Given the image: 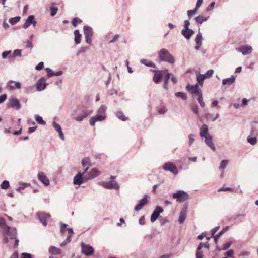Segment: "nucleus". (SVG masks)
Segmentation results:
<instances>
[{"label": "nucleus", "mask_w": 258, "mask_h": 258, "mask_svg": "<svg viewBox=\"0 0 258 258\" xmlns=\"http://www.w3.org/2000/svg\"><path fill=\"white\" fill-rule=\"evenodd\" d=\"M53 126L58 133L62 131L60 125L56 122L53 121L52 123Z\"/></svg>", "instance_id": "obj_52"}, {"label": "nucleus", "mask_w": 258, "mask_h": 258, "mask_svg": "<svg viewBox=\"0 0 258 258\" xmlns=\"http://www.w3.org/2000/svg\"><path fill=\"white\" fill-rule=\"evenodd\" d=\"M175 95L176 97H181L183 100H186L187 99V96L186 94L182 92H178L175 93Z\"/></svg>", "instance_id": "obj_46"}, {"label": "nucleus", "mask_w": 258, "mask_h": 258, "mask_svg": "<svg viewBox=\"0 0 258 258\" xmlns=\"http://www.w3.org/2000/svg\"><path fill=\"white\" fill-rule=\"evenodd\" d=\"M21 17L16 16L15 17L11 18L9 20V23L12 25H14L20 21Z\"/></svg>", "instance_id": "obj_39"}, {"label": "nucleus", "mask_w": 258, "mask_h": 258, "mask_svg": "<svg viewBox=\"0 0 258 258\" xmlns=\"http://www.w3.org/2000/svg\"><path fill=\"white\" fill-rule=\"evenodd\" d=\"M191 110L192 111H193V112L196 114L197 115V116L199 117V112H198V106L197 105H195L193 107H192L191 108Z\"/></svg>", "instance_id": "obj_63"}, {"label": "nucleus", "mask_w": 258, "mask_h": 258, "mask_svg": "<svg viewBox=\"0 0 258 258\" xmlns=\"http://www.w3.org/2000/svg\"><path fill=\"white\" fill-rule=\"evenodd\" d=\"M194 20L197 23L201 24L203 22L207 21V18L202 15H199L195 17Z\"/></svg>", "instance_id": "obj_37"}, {"label": "nucleus", "mask_w": 258, "mask_h": 258, "mask_svg": "<svg viewBox=\"0 0 258 258\" xmlns=\"http://www.w3.org/2000/svg\"><path fill=\"white\" fill-rule=\"evenodd\" d=\"M35 119L37 123L40 124H45L46 123L45 121L43 120L42 117L38 115H35Z\"/></svg>", "instance_id": "obj_45"}, {"label": "nucleus", "mask_w": 258, "mask_h": 258, "mask_svg": "<svg viewBox=\"0 0 258 258\" xmlns=\"http://www.w3.org/2000/svg\"><path fill=\"white\" fill-rule=\"evenodd\" d=\"M106 118L105 115L97 114L96 115L91 117L89 119L90 125L94 126L96 122L102 121Z\"/></svg>", "instance_id": "obj_13"}, {"label": "nucleus", "mask_w": 258, "mask_h": 258, "mask_svg": "<svg viewBox=\"0 0 258 258\" xmlns=\"http://www.w3.org/2000/svg\"><path fill=\"white\" fill-rule=\"evenodd\" d=\"M8 105L9 107H11L16 110H19L21 107L19 100L14 96H11L10 98Z\"/></svg>", "instance_id": "obj_8"}, {"label": "nucleus", "mask_w": 258, "mask_h": 258, "mask_svg": "<svg viewBox=\"0 0 258 258\" xmlns=\"http://www.w3.org/2000/svg\"><path fill=\"white\" fill-rule=\"evenodd\" d=\"M202 34L200 31H199L195 39V41L196 43L195 47V49L196 50H198L201 47L202 44Z\"/></svg>", "instance_id": "obj_19"}, {"label": "nucleus", "mask_w": 258, "mask_h": 258, "mask_svg": "<svg viewBox=\"0 0 258 258\" xmlns=\"http://www.w3.org/2000/svg\"><path fill=\"white\" fill-rule=\"evenodd\" d=\"M86 177L84 176L83 177V175L81 174V172H79L74 177L73 184L74 185H81L83 182V180H86Z\"/></svg>", "instance_id": "obj_14"}, {"label": "nucleus", "mask_w": 258, "mask_h": 258, "mask_svg": "<svg viewBox=\"0 0 258 258\" xmlns=\"http://www.w3.org/2000/svg\"><path fill=\"white\" fill-rule=\"evenodd\" d=\"M89 177L87 178L86 180H88L90 179H93L97 176H98L100 174V172L99 171L95 168H93L91 169V171L89 172Z\"/></svg>", "instance_id": "obj_26"}, {"label": "nucleus", "mask_w": 258, "mask_h": 258, "mask_svg": "<svg viewBox=\"0 0 258 258\" xmlns=\"http://www.w3.org/2000/svg\"><path fill=\"white\" fill-rule=\"evenodd\" d=\"M11 53V51H5L2 53V57L3 59H6Z\"/></svg>", "instance_id": "obj_58"}, {"label": "nucleus", "mask_w": 258, "mask_h": 258, "mask_svg": "<svg viewBox=\"0 0 258 258\" xmlns=\"http://www.w3.org/2000/svg\"><path fill=\"white\" fill-rule=\"evenodd\" d=\"M214 73V71L212 69H210L208 70L205 74H203V76L205 77V78H209L212 76Z\"/></svg>", "instance_id": "obj_51"}, {"label": "nucleus", "mask_w": 258, "mask_h": 258, "mask_svg": "<svg viewBox=\"0 0 258 258\" xmlns=\"http://www.w3.org/2000/svg\"><path fill=\"white\" fill-rule=\"evenodd\" d=\"M231 244H232V243L231 242H227L223 245V246L221 249H218V250H227V249H229V248L231 246Z\"/></svg>", "instance_id": "obj_53"}, {"label": "nucleus", "mask_w": 258, "mask_h": 258, "mask_svg": "<svg viewBox=\"0 0 258 258\" xmlns=\"http://www.w3.org/2000/svg\"><path fill=\"white\" fill-rule=\"evenodd\" d=\"M236 50L237 51L242 53L243 55H246L249 54L252 52V48L251 46L249 45L242 46L241 47L236 48Z\"/></svg>", "instance_id": "obj_12"}, {"label": "nucleus", "mask_w": 258, "mask_h": 258, "mask_svg": "<svg viewBox=\"0 0 258 258\" xmlns=\"http://www.w3.org/2000/svg\"><path fill=\"white\" fill-rule=\"evenodd\" d=\"M233 189L229 187H224V186L222 187L221 188L218 190V192L220 191H232Z\"/></svg>", "instance_id": "obj_61"}, {"label": "nucleus", "mask_w": 258, "mask_h": 258, "mask_svg": "<svg viewBox=\"0 0 258 258\" xmlns=\"http://www.w3.org/2000/svg\"><path fill=\"white\" fill-rule=\"evenodd\" d=\"M116 117L122 121H126L127 117L121 111H117L115 114Z\"/></svg>", "instance_id": "obj_41"}, {"label": "nucleus", "mask_w": 258, "mask_h": 258, "mask_svg": "<svg viewBox=\"0 0 258 258\" xmlns=\"http://www.w3.org/2000/svg\"><path fill=\"white\" fill-rule=\"evenodd\" d=\"M56 4L54 2H52L51 3V6L50 7V10L51 11V16H54L57 13V12L58 11V8L56 7H54V5H55Z\"/></svg>", "instance_id": "obj_34"}, {"label": "nucleus", "mask_w": 258, "mask_h": 258, "mask_svg": "<svg viewBox=\"0 0 258 258\" xmlns=\"http://www.w3.org/2000/svg\"><path fill=\"white\" fill-rule=\"evenodd\" d=\"M37 216L41 223L44 226L47 224V220L50 218V215L48 213H38Z\"/></svg>", "instance_id": "obj_16"}, {"label": "nucleus", "mask_w": 258, "mask_h": 258, "mask_svg": "<svg viewBox=\"0 0 258 258\" xmlns=\"http://www.w3.org/2000/svg\"><path fill=\"white\" fill-rule=\"evenodd\" d=\"M234 253V250L230 249L224 253V255L229 257H231Z\"/></svg>", "instance_id": "obj_56"}, {"label": "nucleus", "mask_w": 258, "mask_h": 258, "mask_svg": "<svg viewBox=\"0 0 258 258\" xmlns=\"http://www.w3.org/2000/svg\"><path fill=\"white\" fill-rule=\"evenodd\" d=\"M83 30L86 42L89 44H91L93 34L92 28L91 27L85 26L84 27Z\"/></svg>", "instance_id": "obj_6"}, {"label": "nucleus", "mask_w": 258, "mask_h": 258, "mask_svg": "<svg viewBox=\"0 0 258 258\" xmlns=\"http://www.w3.org/2000/svg\"><path fill=\"white\" fill-rule=\"evenodd\" d=\"M204 247L207 249H209V245L208 243L206 242L205 243H203L202 242H201L197 247V250L200 251Z\"/></svg>", "instance_id": "obj_50"}, {"label": "nucleus", "mask_w": 258, "mask_h": 258, "mask_svg": "<svg viewBox=\"0 0 258 258\" xmlns=\"http://www.w3.org/2000/svg\"><path fill=\"white\" fill-rule=\"evenodd\" d=\"M10 186L9 182L7 180H4L1 184V188L3 189H7Z\"/></svg>", "instance_id": "obj_49"}, {"label": "nucleus", "mask_w": 258, "mask_h": 258, "mask_svg": "<svg viewBox=\"0 0 258 258\" xmlns=\"http://www.w3.org/2000/svg\"><path fill=\"white\" fill-rule=\"evenodd\" d=\"M171 74L167 73L164 78V88L165 89H168V80L170 79Z\"/></svg>", "instance_id": "obj_40"}, {"label": "nucleus", "mask_w": 258, "mask_h": 258, "mask_svg": "<svg viewBox=\"0 0 258 258\" xmlns=\"http://www.w3.org/2000/svg\"><path fill=\"white\" fill-rule=\"evenodd\" d=\"M198 9L195 8L193 10H188L187 11V15L189 19H190L197 12Z\"/></svg>", "instance_id": "obj_48"}, {"label": "nucleus", "mask_w": 258, "mask_h": 258, "mask_svg": "<svg viewBox=\"0 0 258 258\" xmlns=\"http://www.w3.org/2000/svg\"><path fill=\"white\" fill-rule=\"evenodd\" d=\"M189 146H191L195 141V135L190 134L189 135Z\"/></svg>", "instance_id": "obj_57"}, {"label": "nucleus", "mask_w": 258, "mask_h": 258, "mask_svg": "<svg viewBox=\"0 0 258 258\" xmlns=\"http://www.w3.org/2000/svg\"><path fill=\"white\" fill-rule=\"evenodd\" d=\"M34 19V15H30L29 16L27 19L26 20L24 24H23V28L24 29L28 28L30 25L31 24L33 19Z\"/></svg>", "instance_id": "obj_27"}, {"label": "nucleus", "mask_w": 258, "mask_h": 258, "mask_svg": "<svg viewBox=\"0 0 258 258\" xmlns=\"http://www.w3.org/2000/svg\"><path fill=\"white\" fill-rule=\"evenodd\" d=\"M186 218V210H182L180 213L178 219V221L180 224H182L185 220Z\"/></svg>", "instance_id": "obj_29"}, {"label": "nucleus", "mask_w": 258, "mask_h": 258, "mask_svg": "<svg viewBox=\"0 0 258 258\" xmlns=\"http://www.w3.org/2000/svg\"><path fill=\"white\" fill-rule=\"evenodd\" d=\"M194 30L191 29H182L181 31L182 34L187 39H189L194 34Z\"/></svg>", "instance_id": "obj_21"}, {"label": "nucleus", "mask_w": 258, "mask_h": 258, "mask_svg": "<svg viewBox=\"0 0 258 258\" xmlns=\"http://www.w3.org/2000/svg\"><path fill=\"white\" fill-rule=\"evenodd\" d=\"M92 113V110L90 109H83L81 110L80 112L73 118L77 121H82L84 118H86L88 116L91 115Z\"/></svg>", "instance_id": "obj_4"}, {"label": "nucleus", "mask_w": 258, "mask_h": 258, "mask_svg": "<svg viewBox=\"0 0 258 258\" xmlns=\"http://www.w3.org/2000/svg\"><path fill=\"white\" fill-rule=\"evenodd\" d=\"M229 229V227L228 226H227L223 228L222 230L217 234V238H220L221 236L223 235L224 233H225L226 231H227Z\"/></svg>", "instance_id": "obj_47"}, {"label": "nucleus", "mask_w": 258, "mask_h": 258, "mask_svg": "<svg viewBox=\"0 0 258 258\" xmlns=\"http://www.w3.org/2000/svg\"><path fill=\"white\" fill-rule=\"evenodd\" d=\"M205 79L203 74H199L197 76V81L200 85L202 86L203 85V81Z\"/></svg>", "instance_id": "obj_43"}, {"label": "nucleus", "mask_w": 258, "mask_h": 258, "mask_svg": "<svg viewBox=\"0 0 258 258\" xmlns=\"http://www.w3.org/2000/svg\"><path fill=\"white\" fill-rule=\"evenodd\" d=\"M46 85L45 79L44 77L41 78L36 84V89L38 91H41L45 89Z\"/></svg>", "instance_id": "obj_15"}, {"label": "nucleus", "mask_w": 258, "mask_h": 258, "mask_svg": "<svg viewBox=\"0 0 258 258\" xmlns=\"http://www.w3.org/2000/svg\"><path fill=\"white\" fill-rule=\"evenodd\" d=\"M22 56L21 50L20 49H16L13 51L14 57H21Z\"/></svg>", "instance_id": "obj_54"}, {"label": "nucleus", "mask_w": 258, "mask_h": 258, "mask_svg": "<svg viewBox=\"0 0 258 258\" xmlns=\"http://www.w3.org/2000/svg\"><path fill=\"white\" fill-rule=\"evenodd\" d=\"M39 180L45 186L49 184V180L43 172H39L37 175Z\"/></svg>", "instance_id": "obj_18"}, {"label": "nucleus", "mask_w": 258, "mask_h": 258, "mask_svg": "<svg viewBox=\"0 0 258 258\" xmlns=\"http://www.w3.org/2000/svg\"><path fill=\"white\" fill-rule=\"evenodd\" d=\"M71 241V238H70V236H67L66 239L60 244V246H64L66 245H67V243H69Z\"/></svg>", "instance_id": "obj_60"}, {"label": "nucleus", "mask_w": 258, "mask_h": 258, "mask_svg": "<svg viewBox=\"0 0 258 258\" xmlns=\"http://www.w3.org/2000/svg\"><path fill=\"white\" fill-rule=\"evenodd\" d=\"M163 168L166 171L171 172L174 175H176L178 173L176 166L174 163L170 162L166 163L165 164H164L163 166Z\"/></svg>", "instance_id": "obj_9"}, {"label": "nucleus", "mask_w": 258, "mask_h": 258, "mask_svg": "<svg viewBox=\"0 0 258 258\" xmlns=\"http://www.w3.org/2000/svg\"><path fill=\"white\" fill-rule=\"evenodd\" d=\"M98 184L108 189H118L119 188L117 183L114 181H110L108 182H100L98 183Z\"/></svg>", "instance_id": "obj_7"}, {"label": "nucleus", "mask_w": 258, "mask_h": 258, "mask_svg": "<svg viewBox=\"0 0 258 258\" xmlns=\"http://www.w3.org/2000/svg\"><path fill=\"white\" fill-rule=\"evenodd\" d=\"M236 78V76L232 75L230 78L223 79L222 80L223 85L230 86L233 84L235 81Z\"/></svg>", "instance_id": "obj_20"}, {"label": "nucleus", "mask_w": 258, "mask_h": 258, "mask_svg": "<svg viewBox=\"0 0 258 258\" xmlns=\"http://www.w3.org/2000/svg\"><path fill=\"white\" fill-rule=\"evenodd\" d=\"M49 252L54 255H59L61 254V250L55 246H51L49 247Z\"/></svg>", "instance_id": "obj_30"}, {"label": "nucleus", "mask_w": 258, "mask_h": 258, "mask_svg": "<svg viewBox=\"0 0 258 258\" xmlns=\"http://www.w3.org/2000/svg\"><path fill=\"white\" fill-rule=\"evenodd\" d=\"M186 89L192 94L195 95L196 96L202 93L198 84H196L195 85H193L188 84L186 87Z\"/></svg>", "instance_id": "obj_10"}, {"label": "nucleus", "mask_w": 258, "mask_h": 258, "mask_svg": "<svg viewBox=\"0 0 258 258\" xmlns=\"http://www.w3.org/2000/svg\"><path fill=\"white\" fill-rule=\"evenodd\" d=\"M78 21L81 22V20L78 18H74L72 21V24L74 27H76L77 26V23Z\"/></svg>", "instance_id": "obj_62"}, {"label": "nucleus", "mask_w": 258, "mask_h": 258, "mask_svg": "<svg viewBox=\"0 0 258 258\" xmlns=\"http://www.w3.org/2000/svg\"><path fill=\"white\" fill-rule=\"evenodd\" d=\"M163 212V209L161 207L159 206H156L153 213L151 214L150 219L152 223L154 222L158 218L160 214L162 213Z\"/></svg>", "instance_id": "obj_11"}, {"label": "nucleus", "mask_w": 258, "mask_h": 258, "mask_svg": "<svg viewBox=\"0 0 258 258\" xmlns=\"http://www.w3.org/2000/svg\"><path fill=\"white\" fill-rule=\"evenodd\" d=\"M81 248L82 253L86 256L92 255L94 252V249L92 246L86 244L84 242L81 243Z\"/></svg>", "instance_id": "obj_5"}, {"label": "nucleus", "mask_w": 258, "mask_h": 258, "mask_svg": "<svg viewBox=\"0 0 258 258\" xmlns=\"http://www.w3.org/2000/svg\"><path fill=\"white\" fill-rule=\"evenodd\" d=\"M0 227L4 234V242L8 243L9 239H11L12 228L6 224L5 220L3 218H0Z\"/></svg>", "instance_id": "obj_1"}, {"label": "nucleus", "mask_w": 258, "mask_h": 258, "mask_svg": "<svg viewBox=\"0 0 258 258\" xmlns=\"http://www.w3.org/2000/svg\"><path fill=\"white\" fill-rule=\"evenodd\" d=\"M219 116V114L217 113L214 117H213V116L212 114H211L210 113L207 112L205 114V117L207 119H211L213 121H215Z\"/></svg>", "instance_id": "obj_36"}, {"label": "nucleus", "mask_w": 258, "mask_h": 258, "mask_svg": "<svg viewBox=\"0 0 258 258\" xmlns=\"http://www.w3.org/2000/svg\"><path fill=\"white\" fill-rule=\"evenodd\" d=\"M81 165L83 167H90L91 166V160L89 157H85L81 161Z\"/></svg>", "instance_id": "obj_31"}, {"label": "nucleus", "mask_w": 258, "mask_h": 258, "mask_svg": "<svg viewBox=\"0 0 258 258\" xmlns=\"http://www.w3.org/2000/svg\"><path fill=\"white\" fill-rule=\"evenodd\" d=\"M162 74L161 73V72L156 71L153 76L154 82L156 84H158L160 82V80L162 78Z\"/></svg>", "instance_id": "obj_28"}, {"label": "nucleus", "mask_w": 258, "mask_h": 258, "mask_svg": "<svg viewBox=\"0 0 258 258\" xmlns=\"http://www.w3.org/2000/svg\"><path fill=\"white\" fill-rule=\"evenodd\" d=\"M247 142L252 145H254L257 143V138L256 137H250V136L247 137Z\"/></svg>", "instance_id": "obj_42"}, {"label": "nucleus", "mask_w": 258, "mask_h": 258, "mask_svg": "<svg viewBox=\"0 0 258 258\" xmlns=\"http://www.w3.org/2000/svg\"><path fill=\"white\" fill-rule=\"evenodd\" d=\"M208 131H209V129H208V126L205 124H203L200 128V136L201 137H205L208 136H209L210 135L209 134Z\"/></svg>", "instance_id": "obj_24"}, {"label": "nucleus", "mask_w": 258, "mask_h": 258, "mask_svg": "<svg viewBox=\"0 0 258 258\" xmlns=\"http://www.w3.org/2000/svg\"><path fill=\"white\" fill-rule=\"evenodd\" d=\"M147 202L148 201L146 196H145L144 198L139 200L138 204L135 206L134 208L135 211H139L141 210L143 206L147 204Z\"/></svg>", "instance_id": "obj_17"}, {"label": "nucleus", "mask_w": 258, "mask_h": 258, "mask_svg": "<svg viewBox=\"0 0 258 258\" xmlns=\"http://www.w3.org/2000/svg\"><path fill=\"white\" fill-rule=\"evenodd\" d=\"M45 70L47 71V76L48 77H52L53 76H54V72L51 70V69L49 68H46L45 69Z\"/></svg>", "instance_id": "obj_55"}, {"label": "nucleus", "mask_w": 258, "mask_h": 258, "mask_svg": "<svg viewBox=\"0 0 258 258\" xmlns=\"http://www.w3.org/2000/svg\"><path fill=\"white\" fill-rule=\"evenodd\" d=\"M158 56L159 59L162 61L167 62L170 64H173L175 62L173 56L165 48L160 50L158 52Z\"/></svg>", "instance_id": "obj_2"}, {"label": "nucleus", "mask_w": 258, "mask_h": 258, "mask_svg": "<svg viewBox=\"0 0 258 258\" xmlns=\"http://www.w3.org/2000/svg\"><path fill=\"white\" fill-rule=\"evenodd\" d=\"M30 184L29 183H24V182H20L19 183V186L16 190L17 192L20 194H22L21 191V189L25 188V187L30 186Z\"/></svg>", "instance_id": "obj_38"}, {"label": "nucleus", "mask_w": 258, "mask_h": 258, "mask_svg": "<svg viewBox=\"0 0 258 258\" xmlns=\"http://www.w3.org/2000/svg\"><path fill=\"white\" fill-rule=\"evenodd\" d=\"M15 239L14 247H17L19 245V239L17 238V229L16 228H12L11 229V239Z\"/></svg>", "instance_id": "obj_23"}, {"label": "nucleus", "mask_w": 258, "mask_h": 258, "mask_svg": "<svg viewBox=\"0 0 258 258\" xmlns=\"http://www.w3.org/2000/svg\"><path fill=\"white\" fill-rule=\"evenodd\" d=\"M74 35H75V42L77 44H78L81 42V35L80 34L78 30H75Z\"/></svg>", "instance_id": "obj_35"}, {"label": "nucleus", "mask_w": 258, "mask_h": 258, "mask_svg": "<svg viewBox=\"0 0 258 258\" xmlns=\"http://www.w3.org/2000/svg\"><path fill=\"white\" fill-rule=\"evenodd\" d=\"M172 197L176 199L178 202H183L189 198L188 194L183 190H179L175 193H173Z\"/></svg>", "instance_id": "obj_3"}, {"label": "nucleus", "mask_w": 258, "mask_h": 258, "mask_svg": "<svg viewBox=\"0 0 258 258\" xmlns=\"http://www.w3.org/2000/svg\"><path fill=\"white\" fill-rule=\"evenodd\" d=\"M140 62L147 67H150L154 68H156L155 64L153 62H151V61L148 59H142L140 60Z\"/></svg>", "instance_id": "obj_33"}, {"label": "nucleus", "mask_w": 258, "mask_h": 258, "mask_svg": "<svg viewBox=\"0 0 258 258\" xmlns=\"http://www.w3.org/2000/svg\"><path fill=\"white\" fill-rule=\"evenodd\" d=\"M244 215L243 214H238L236 215L232 216L230 217V218L229 219V220L230 221H234V220H236L238 218H239L241 216H244Z\"/></svg>", "instance_id": "obj_59"}, {"label": "nucleus", "mask_w": 258, "mask_h": 258, "mask_svg": "<svg viewBox=\"0 0 258 258\" xmlns=\"http://www.w3.org/2000/svg\"><path fill=\"white\" fill-rule=\"evenodd\" d=\"M229 161L228 160H222L221 161L219 169L220 171H224L225 169L228 165Z\"/></svg>", "instance_id": "obj_32"}, {"label": "nucleus", "mask_w": 258, "mask_h": 258, "mask_svg": "<svg viewBox=\"0 0 258 258\" xmlns=\"http://www.w3.org/2000/svg\"><path fill=\"white\" fill-rule=\"evenodd\" d=\"M205 138V141L206 144L211 148L213 151L216 150V148L214 145L213 142V138L211 135L208 136L207 137H204Z\"/></svg>", "instance_id": "obj_22"}, {"label": "nucleus", "mask_w": 258, "mask_h": 258, "mask_svg": "<svg viewBox=\"0 0 258 258\" xmlns=\"http://www.w3.org/2000/svg\"><path fill=\"white\" fill-rule=\"evenodd\" d=\"M21 256L22 258H32V255L28 253H22Z\"/></svg>", "instance_id": "obj_64"}, {"label": "nucleus", "mask_w": 258, "mask_h": 258, "mask_svg": "<svg viewBox=\"0 0 258 258\" xmlns=\"http://www.w3.org/2000/svg\"><path fill=\"white\" fill-rule=\"evenodd\" d=\"M9 88L10 90H14L16 88L20 89L21 86V84L19 82H15L14 81H10L9 82Z\"/></svg>", "instance_id": "obj_25"}, {"label": "nucleus", "mask_w": 258, "mask_h": 258, "mask_svg": "<svg viewBox=\"0 0 258 258\" xmlns=\"http://www.w3.org/2000/svg\"><path fill=\"white\" fill-rule=\"evenodd\" d=\"M106 110V107L105 105H101L97 111L98 114L105 115Z\"/></svg>", "instance_id": "obj_44"}]
</instances>
